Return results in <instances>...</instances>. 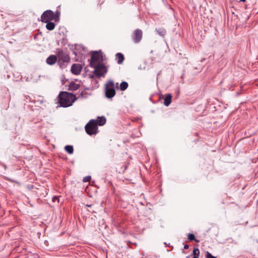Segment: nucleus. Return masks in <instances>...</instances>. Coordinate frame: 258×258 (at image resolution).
I'll return each mask as SVG.
<instances>
[{
	"label": "nucleus",
	"mask_w": 258,
	"mask_h": 258,
	"mask_svg": "<svg viewBox=\"0 0 258 258\" xmlns=\"http://www.w3.org/2000/svg\"><path fill=\"white\" fill-rule=\"evenodd\" d=\"M58 98V102L63 107L71 106L77 99L75 95L64 91L59 93Z\"/></svg>",
	"instance_id": "obj_1"
},
{
	"label": "nucleus",
	"mask_w": 258,
	"mask_h": 258,
	"mask_svg": "<svg viewBox=\"0 0 258 258\" xmlns=\"http://www.w3.org/2000/svg\"><path fill=\"white\" fill-rule=\"evenodd\" d=\"M118 87V83L116 85L112 81H108L105 85V96L108 98H111L115 95V88Z\"/></svg>",
	"instance_id": "obj_2"
},
{
	"label": "nucleus",
	"mask_w": 258,
	"mask_h": 258,
	"mask_svg": "<svg viewBox=\"0 0 258 258\" xmlns=\"http://www.w3.org/2000/svg\"><path fill=\"white\" fill-rule=\"evenodd\" d=\"M85 131L89 135H95L98 133V126L96 121L94 119L90 120L85 126Z\"/></svg>",
	"instance_id": "obj_3"
},
{
	"label": "nucleus",
	"mask_w": 258,
	"mask_h": 258,
	"mask_svg": "<svg viewBox=\"0 0 258 258\" xmlns=\"http://www.w3.org/2000/svg\"><path fill=\"white\" fill-rule=\"evenodd\" d=\"M103 55L101 51H95L92 53L91 59L90 62L91 67H95L98 64H102Z\"/></svg>",
	"instance_id": "obj_4"
},
{
	"label": "nucleus",
	"mask_w": 258,
	"mask_h": 258,
	"mask_svg": "<svg viewBox=\"0 0 258 258\" xmlns=\"http://www.w3.org/2000/svg\"><path fill=\"white\" fill-rule=\"evenodd\" d=\"M92 68H94L93 71L94 74L97 77L103 76L107 71V68L103 64H98L95 67Z\"/></svg>",
	"instance_id": "obj_5"
},
{
	"label": "nucleus",
	"mask_w": 258,
	"mask_h": 258,
	"mask_svg": "<svg viewBox=\"0 0 258 258\" xmlns=\"http://www.w3.org/2000/svg\"><path fill=\"white\" fill-rule=\"evenodd\" d=\"M54 13L51 10H46L44 12L41 16V20L42 22L46 23L54 20Z\"/></svg>",
	"instance_id": "obj_6"
},
{
	"label": "nucleus",
	"mask_w": 258,
	"mask_h": 258,
	"mask_svg": "<svg viewBox=\"0 0 258 258\" xmlns=\"http://www.w3.org/2000/svg\"><path fill=\"white\" fill-rule=\"evenodd\" d=\"M57 58H58V63L61 67V61L63 62H69L70 61L69 55L62 51H59L57 53Z\"/></svg>",
	"instance_id": "obj_7"
},
{
	"label": "nucleus",
	"mask_w": 258,
	"mask_h": 258,
	"mask_svg": "<svg viewBox=\"0 0 258 258\" xmlns=\"http://www.w3.org/2000/svg\"><path fill=\"white\" fill-rule=\"evenodd\" d=\"M142 36V31L139 29H137L134 31L132 37L135 43H138L141 41Z\"/></svg>",
	"instance_id": "obj_8"
},
{
	"label": "nucleus",
	"mask_w": 258,
	"mask_h": 258,
	"mask_svg": "<svg viewBox=\"0 0 258 258\" xmlns=\"http://www.w3.org/2000/svg\"><path fill=\"white\" fill-rule=\"evenodd\" d=\"M82 67L79 63L73 64L71 67V72L73 74L79 75L82 71Z\"/></svg>",
	"instance_id": "obj_9"
},
{
	"label": "nucleus",
	"mask_w": 258,
	"mask_h": 258,
	"mask_svg": "<svg viewBox=\"0 0 258 258\" xmlns=\"http://www.w3.org/2000/svg\"><path fill=\"white\" fill-rule=\"evenodd\" d=\"M57 58L56 56L54 55H51L46 59V63L49 65H53L56 63Z\"/></svg>",
	"instance_id": "obj_10"
},
{
	"label": "nucleus",
	"mask_w": 258,
	"mask_h": 258,
	"mask_svg": "<svg viewBox=\"0 0 258 258\" xmlns=\"http://www.w3.org/2000/svg\"><path fill=\"white\" fill-rule=\"evenodd\" d=\"M171 99L172 95L171 94H166L164 99V104L166 106H168L171 102Z\"/></svg>",
	"instance_id": "obj_11"
},
{
	"label": "nucleus",
	"mask_w": 258,
	"mask_h": 258,
	"mask_svg": "<svg viewBox=\"0 0 258 258\" xmlns=\"http://www.w3.org/2000/svg\"><path fill=\"white\" fill-rule=\"evenodd\" d=\"M80 84H76L74 82H72L69 86V90L70 91H76L80 88Z\"/></svg>",
	"instance_id": "obj_12"
},
{
	"label": "nucleus",
	"mask_w": 258,
	"mask_h": 258,
	"mask_svg": "<svg viewBox=\"0 0 258 258\" xmlns=\"http://www.w3.org/2000/svg\"><path fill=\"white\" fill-rule=\"evenodd\" d=\"M95 120L97 122V126H98V125H103L105 124L106 121V118L104 116H98Z\"/></svg>",
	"instance_id": "obj_13"
},
{
	"label": "nucleus",
	"mask_w": 258,
	"mask_h": 258,
	"mask_svg": "<svg viewBox=\"0 0 258 258\" xmlns=\"http://www.w3.org/2000/svg\"><path fill=\"white\" fill-rule=\"evenodd\" d=\"M115 56L117 63L118 64L122 63L124 59L123 55L121 53H117L115 55Z\"/></svg>",
	"instance_id": "obj_14"
},
{
	"label": "nucleus",
	"mask_w": 258,
	"mask_h": 258,
	"mask_svg": "<svg viewBox=\"0 0 258 258\" xmlns=\"http://www.w3.org/2000/svg\"><path fill=\"white\" fill-rule=\"evenodd\" d=\"M47 23L46 25V28L48 30H52L55 28V24L53 22H51L50 21H49L48 22H46Z\"/></svg>",
	"instance_id": "obj_15"
},
{
	"label": "nucleus",
	"mask_w": 258,
	"mask_h": 258,
	"mask_svg": "<svg viewBox=\"0 0 258 258\" xmlns=\"http://www.w3.org/2000/svg\"><path fill=\"white\" fill-rule=\"evenodd\" d=\"M128 86V83L126 82H122L119 85L120 89L121 91L125 90Z\"/></svg>",
	"instance_id": "obj_16"
},
{
	"label": "nucleus",
	"mask_w": 258,
	"mask_h": 258,
	"mask_svg": "<svg viewBox=\"0 0 258 258\" xmlns=\"http://www.w3.org/2000/svg\"><path fill=\"white\" fill-rule=\"evenodd\" d=\"M65 150L68 153L72 154L74 152L73 147L71 145H67L64 147Z\"/></svg>",
	"instance_id": "obj_17"
},
{
	"label": "nucleus",
	"mask_w": 258,
	"mask_h": 258,
	"mask_svg": "<svg viewBox=\"0 0 258 258\" xmlns=\"http://www.w3.org/2000/svg\"><path fill=\"white\" fill-rule=\"evenodd\" d=\"M188 239L190 241H195L197 242H199L200 241L196 239L195 236L192 233H189L188 234Z\"/></svg>",
	"instance_id": "obj_18"
},
{
	"label": "nucleus",
	"mask_w": 258,
	"mask_h": 258,
	"mask_svg": "<svg viewBox=\"0 0 258 258\" xmlns=\"http://www.w3.org/2000/svg\"><path fill=\"white\" fill-rule=\"evenodd\" d=\"M192 254L194 256L199 257L200 255V250L198 248H195L193 250Z\"/></svg>",
	"instance_id": "obj_19"
},
{
	"label": "nucleus",
	"mask_w": 258,
	"mask_h": 258,
	"mask_svg": "<svg viewBox=\"0 0 258 258\" xmlns=\"http://www.w3.org/2000/svg\"><path fill=\"white\" fill-rule=\"evenodd\" d=\"M59 15H60V12L58 11H56L55 13H54L55 17L54 18V20L55 22H57L59 20Z\"/></svg>",
	"instance_id": "obj_20"
},
{
	"label": "nucleus",
	"mask_w": 258,
	"mask_h": 258,
	"mask_svg": "<svg viewBox=\"0 0 258 258\" xmlns=\"http://www.w3.org/2000/svg\"><path fill=\"white\" fill-rule=\"evenodd\" d=\"M91 178V176H86L83 178V181L84 182L90 181Z\"/></svg>",
	"instance_id": "obj_21"
},
{
	"label": "nucleus",
	"mask_w": 258,
	"mask_h": 258,
	"mask_svg": "<svg viewBox=\"0 0 258 258\" xmlns=\"http://www.w3.org/2000/svg\"><path fill=\"white\" fill-rule=\"evenodd\" d=\"M157 32L160 35L163 36L165 33V31L164 29L161 30V31H160V30H157Z\"/></svg>",
	"instance_id": "obj_22"
},
{
	"label": "nucleus",
	"mask_w": 258,
	"mask_h": 258,
	"mask_svg": "<svg viewBox=\"0 0 258 258\" xmlns=\"http://www.w3.org/2000/svg\"><path fill=\"white\" fill-rule=\"evenodd\" d=\"M52 201L53 202H57V203H59V200L58 197H53L52 198Z\"/></svg>",
	"instance_id": "obj_23"
},
{
	"label": "nucleus",
	"mask_w": 258,
	"mask_h": 258,
	"mask_svg": "<svg viewBox=\"0 0 258 258\" xmlns=\"http://www.w3.org/2000/svg\"><path fill=\"white\" fill-rule=\"evenodd\" d=\"M206 258H216L215 256L212 255L211 253L209 252H207L206 254Z\"/></svg>",
	"instance_id": "obj_24"
},
{
	"label": "nucleus",
	"mask_w": 258,
	"mask_h": 258,
	"mask_svg": "<svg viewBox=\"0 0 258 258\" xmlns=\"http://www.w3.org/2000/svg\"><path fill=\"white\" fill-rule=\"evenodd\" d=\"M126 168H127L126 165H124V168L119 170L118 172H124L125 171V170L126 169Z\"/></svg>",
	"instance_id": "obj_25"
},
{
	"label": "nucleus",
	"mask_w": 258,
	"mask_h": 258,
	"mask_svg": "<svg viewBox=\"0 0 258 258\" xmlns=\"http://www.w3.org/2000/svg\"><path fill=\"white\" fill-rule=\"evenodd\" d=\"M188 247H189V246H188V244H185V245H184V249H188Z\"/></svg>",
	"instance_id": "obj_26"
},
{
	"label": "nucleus",
	"mask_w": 258,
	"mask_h": 258,
	"mask_svg": "<svg viewBox=\"0 0 258 258\" xmlns=\"http://www.w3.org/2000/svg\"><path fill=\"white\" fill-rule=\"evenodd\" d=\"M92 206V205H87L86 207H91Z\"/></svg>",
	"instance_id": "obj_27"
},
{
	"label": "nucleus",
	"mask_w": 258,
	"mask_h": 258,
	"mask_svg": "<svg viewBox=\"0 0 258 258\" xmlns=\"http://www.w3.org/2000/svg\"><path fill=\"white\" fill-rule=\"evenodd\" d=\"M245 1H246V0H241L240 1L244 2H245Z\"/></svg>",
	"instance_id": "obj_28"
},
{
	"label": "nucleus",
	"mask_w": 258,
	"mask_h": 258,
	"mask_svg": "<svg viewBox=\"0 0 258 258\" xmlns=\"http://www.w3.org/2000/svg\"><path fill=\"white\" fill-rule=\"evenodd\" d=\"M193 258H199V257L197 256H194Z\"/></svg>",
	"instance_id": "obj_29"
}]
</instances>
